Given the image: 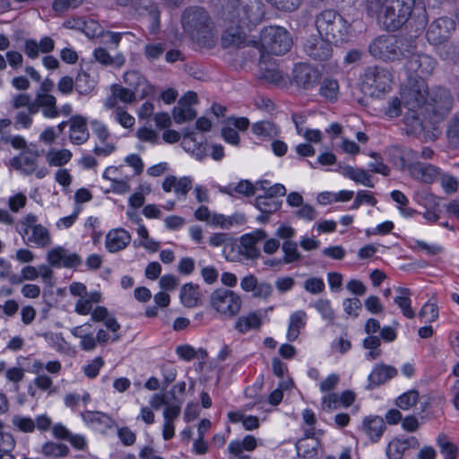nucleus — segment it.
Returning <instances> with one entry per match:
<instances>
[{"label": "nucleus", "instance_id": "f257e3e1", "mask_svg": "<svg viewBox=\"0 0 459 459\" xmlns=\"http://www.w3.org/2000/svg\"><path fill=\"white\" fill-rule=\"evenodd\" d=\"M220 15L228 25L221 38L222 45L230 48L244 42L243 29L259 23L264 12L258 0H223Z\"/></svg>", "mask_w": 459, "mask_h": 459}, {"label": "nucleus", "instance_id": "f03ea898", "mask_svg": "<svg viewBox=\"0 0 459 459\" xmlns=\"http://www.w3.org/2000/svg\"><path fill=\"white\" fill-rule=\"evenodd\" d=\"M415 0H366V12L387 31L401 29L411 17Z\"/></svg>", "mask_w": 459, "mask_h": 459}, {"label": "nucleus", "instance_id": "7ed1b4c3", "mask_svg": "<svg viewBox=\"0 0 459 459\" xmlns=\"http://www.w3.org/2000/svg\"><path fill=\"white\" fill-rule=\"evenodd\" d=\"M184 30L202 48H211L215 45L213 23L208 12L200 6L186 8L181 16Z\"/></svg>", "mask_w": 459, "mask_h": 459}, {"label": "nucleus", "instance_id": "20e7f679", "mask_svg": "<svg viewBox=\"0 0 459 459\" xmlns=\"http://www.w3.org/2000/svg\"><path fill=\"white\" fill-rule=\"evenodd\" d=\"M316 28L321 37L335 46L349 41L351 25L337 11L326 9L316 15Z\"/></svg>", "mask_w": 459, "mask_h": 459}, {"label": "nucleus", "instance_id": "39448f33", "mask_svg": "<svg viewBox=\"0 0 459 459\" xmlns=\"http://www.w3.org/2000/svg\"><path fill=\"white\" fill-rule=\"evenodd\" d=\"M16 230L27 246L45 248L51 244L49 230L38 223V217L29 213L17 224Z\"/></svg>", "mask_w": 459, "mask_h": 459}, {"label": "nucleus", "instance_id": "423d86ee", "mask_svg": "<svg viewBox=\"0 0 459 459\" xmlns=\"http://www.w3.org/2000/svg\"><path fill=\"white\" fill-rule=\"evenodd\" d=\"M405 42L394 35H381L368 45L369 54L383 61H397L407 56L409 51L403 48Z\"/></svg>", "mask_w": 459, "mask_h": 459}, {"label": "nucleus", "instance_id": "0eeeda50", "mask_svg": "<svg viewBox=\"0 0 459 459\" xmlns=\"http://www.w3.org/2000/svg\"><path fill=\"white\" fill-rule=\"evenodd\" d=\"M260 42L264 51L275 56L286 54L292 46L290 34L280 26L264 28L261 32Z\"/></svg>", "mask_w": 459, "mask_h": 459}, {"label": "nucleus", "instance_id": "6e6552de", "mask_svg": "<svg viewBox=\"0 0 459 459\" xmlns=\"http://www.w3.org/2000/svg\"><path fill=\"white\" fill-rule=\"evenodd\" d=\"M210 306L225 318L235 317L241 310L242 299L239 294L224 288H220L210 295Z\"/></svg>", "mask_w": 459, "mask_h": 459}, {"label": "nucleus", "instance_id": "1a4fd4ad", "mask_svg": "<svg viewBox=\"0 0 459 459\" xmlns=\"http://www.w3.org/2000/svg\"><path fill=\"white\" fill-rule=\"evenodd\" d=\"M392 74L385 67H368L362 75V88L371 96H378L390 90Z\"/></svg>", "mask_w": 459, "mask_h": 459}, {"label": "nucleus", "instance_id": "9d476101", "mask_svg": "<svg viewBox=\"0 0 459 459\" xmlns=\"http://www.w3.org/2000/svg\"><path fill=\"white\" fill-rule=\"evenodd\" d=\"M403 105L410 110L420 108L428 100V87L423 79H409L401 88Z\"/></svg>", "mask_w": 459, "mask_h": 459}, {"label": "nucleus", "instance_id": "9b49d317", "mask_svg": "<svg viewBox=\"0 0 459 459\" xmlns=\"http://www.w3.org/2000/svg\"><path fill=\"white\" fill-rule=\"evenodd\" d=\"M455 29V22L452 19L447 17L437 18L429 25L426 39L432 45H441L449 39Z\"/></svg>", "mask_w": 459, "mask_h": 459}, {"label": "nucleus", "instance_id": "f8f14e48", "mask_svg": "<svg viewBox=\"0 0 459 459\" xmlns=\"http://www.w3.org/2000/svg\"><path fill=\"white\" fill-rule=\"evenodd\" d=\"M293 81L296 85L304 90L315 88L321 79V73L308 64L296 65L292 71Z\"/></svg>", "mask_w": 459, "mask_h": 459}, {"label": "nucleus", "instance_id": "ddd939ff", "mask_svg": "<svg viewBox=\"0 0 459 459\" xmlns=\"http://www.w3.org/2000/svg\"><path fill=\"white\" fill-rule=\"evenodd\" d=\"M405 57V69L408 73L416 74L419 79L430 75L436 65L435 59L426 54H411Z\"/></svg>", "mask_w": 459, "mask_h": 459}, {"label": "nucleus", "instance_id": "4468645a", "mask_svg": "<svg viewBox=\"0 0 459 459\" xmlns=\"http://www.w3.org/2000/svg\"><path fill=\"white\" fill-rule=\"evenodd\" d=\"M401 164L403 168L407 167L411 178L425 184L433 183L440 175V169L429 163L414 161L406 165L401 157Z\"/></svg>", "mask_w": 459, "mask_h": 459}, {"label": "nucleus", "instance_id": "2eb2a0df", "mask_svg": "<svg viewBox=\"0 0 459 459\" xmlns=\"http://www.w3.org/2000/svg\"><path fill=\"white\" fill-rule=\"evenodd\" d=\"M47 261L52 267L76 268L82 264V258L76 253H70L62 247L50 249L47 254Z\"/></svg>", "mask_w": 459, "mask_h": 459}, {"label": "nucleus", "instance_id": "dca6fc26", "mask_svg": "<svg viewBox=\"0 0 459 459\" xmlns=\"http://www.w3.org/2000/svg\"><path fill=\"white\" fill-rule=\"evenodd\" d=\"M304 51L315 60L325 61L332 56V42L321 36L311 37L305 41Z\"/></svg>", "mask_w": 459, "mask_h": 459}, {"label": "nucleus", "instance_id": "f3484780", "mask_svg": "<svg viewBox=\"0 0 459 459\" xmlns=\"http://www.w3.org/2000/svg\"><path fill=\"white\" fill-rule=\"evenodd\" d=\"M267 238L264 230H256L252 233L243 235L240 238L239 252L247 259H256L260 256V250L256 244Z\"/></svg>", "mask_w": 459, "mask_h": 459}, {"label": "nucleus", "instance_id": "a211bd4d", "mask_svg": "<svg viewBox=\"0 0 459 459\" xmlns=\"http://www.w3.org/2000/svg\"><path fill=\"white\" fill-rule=\"evenodd\" d=\"M39 153L31 150H25L9 160V165L15 170L26 176L32 175L38 168Z\"/></svg>", "mask_w": 459, "mask_h": 459}, {"label": "nucleus", "instance_id": "6ab92c4d", "mask_svg": "<svg viewBox=\"0 0 459 459\" xmlns=\"http://www.w3.org/2000/svg\"><path fill=\"white\" fill-rule=\"evenodd\" d=\"M429 100L433 113L441 117L450 111L453 105V99L448 90L442 87L433 89L429 94Z\"/></svg>", "mask_w": 459, "mask_h": 459}, {"label": "nucleus", "instance_id": "aec40b11", "mask_svg": "<svg viewBox=\"0 0 459 459\" xmlns=\"http://www.w3.org/2000/svg\"><path fill=\"white\" fill-rule=\"evenodd\" d=\"M240 287L246 292H252L254 298L267 299L273 293V286L266 281H258L254 274H248L240 281Z\"/></svg>", "mask_w": 459, "mask_h": 459}, {"label": "nucleus", "instance_id": "412c9836", "mask_svg": "<svg viewBox=\"0 0 459 459\" xmlns=\"http://www.w3.org/2000/svg\"><path fill=\"white\" fill-rule=\"evenodd\" d=\"M192 178L189 177H182L178 178L175 176L167 177L162 183V189L169 193L174 190L178 199H186L188 192L192 188Z\"/></svg>", "mask_w": 459, "mask_h": 459}, {"label": "nucleus", "instance_id": "4be33fe9", "mask_svg": "<svg viewBox=\"0 0 459 459\" xmlns=\"http://www.w3.org/2000/svg\"><path fill=\"white\" fill-rule=\"evenodd\" d=\"M70 125V141L74 144L81 145L89 139V131L87 128V120L82 116H74L69 120Z\"/></svg>", "mask_w": 459, "mask_h": 459}, {"label": "nucleus", "instance_id": "5701e85b", "mask_svg": "<svg viewBox=\"0 0 459 459\" xmlns=\"http://www.w3.org/2000/svg\"><path fill=\"white\" fill-rule=\"evenodd\" d=\"M130 241L129 232L124 229H114L107 234L105 246L110 253H116L126 248Z\"/></svg>", "mask_w": 459, "mask_h": 459}, {"label": "nucleus", "instance_id": "b1692460", "mask_svg": "<svg viewBox=\"0 0 459 459\" xmlns=\"http://www.w3.org/2000/svg\"><path fill=\"white\" fill-rule=\"evenodd\" d=\"M37 112L39 108H42V115L47 118H56L59 116V110L56 107V99L51 94L36 93L33 104Z\"/></svg>", "mask_w": 459, "mask_h": 459}, {"label": "nucleus", "instance_id": "393cba45", "mask_svg": "<svg viewBox=\"0 0 459 459\" xmlns=\"http://www.w3.org/2000/svg\"><path fill=\"white\" fill-rule=\"evenodd\" d=\"M397 375L395 368L387 365H377L374 368L368 376V385L367 388L373 389Z\"/></svg>", "mask_w": 459, "mask_h": 459}, {"label": "nucleus", "instance_id": "a878e982", "mask_svg": "<svg viewBox=\"0 0 459 459\" xmlns=\"http://www.w3.org/2000/svg\"><path fill=\"white\" fill-rule=\"evenodd\" d=\"M183 149L201 160L206 156L205 147L201 142L195 139V134L188 129L183 131V138L181 141Z\"/></svg>", "mask_w": 459, "mask_h": 459}, {"label": "nucleus", "instance_id": "bb28decb", "mask_svg": "<svg viewBox=\"0 0 459 459\" xmlns=\"http://www.w3.org/2000/svg\"><path fill=\"white\" fill-rule=\"evenodd\" d=\"M385 429V424L381 417H367L363 420V430L372 442H377Z\"/></svg>", "mask_w": 459, "mask_h": 459}, {"label": "nucleus", "instance_id": "cd10ccee", "mask_svg": "<svg viewBox=\"0 0 459 459\" xmlns=\"http://www.w3.org/2000/svg\"><path fill=\"white\" fill-rule=\"evenodd\" d=\"M306 320L307 314L303 310H298L290 315L287 331L289 342H294L299 338L300 330L306 325Z\"/></svg>", "mask_w": 459, "mask_h": 459}, {"label": "nucleus", "instance_id": "c85d7f7f", "mask_svg": "<svg viewBox=\"0 0 459 459\" xmlns=\"http://www.w3.org/2000/svg\"><path fill=\"white\" fill-rule=\"evenodd\" d=\"M397 296L394 298V303L400 307L403 315L409 319L415 316V312L411 306V291L408 288L398 287L396 289Z\"/></svg>", "mask_w": 459, "mask_h": 459}, {"label": "nucleus", "instance_id": "c756f323", "mask_svg": "<svg viewBox=\"0 0 459 459\" xmlns=\"http://www.w3.org/2000/svg\"><path fill=\"white\" fill-rule=\"evenodd\" d=\"M262 318L257 313H249L238 318L235 323V329L240 333H246L250 330H257L261 327Z\"/></svg>", "mask_w": 459, "mask_h": 459}, {"label": "nucleus", "instance_id": "7c9ffc66", "mask_svg": "<svg viewBox=\"0 0 459 459\" xmlns=\"http://www.w3.org/2000/svg\"><path fill=\"white\" fill-rule=\"evenodd\" d=\"M82 420L89 425H101L108 429H111L116 422L108 414L100 411H85L81 413Z\"/></svg>", "mask_w": 459, "mask_h": 459}, {"label": "nucleus", "instance_id": "2f4dec72", "mask_svg": "<svg viewBox=\"0 0 459 459\" xmlns=\"http://www.w3.org/2000/svg\"><path fill=\"white\" fill-rule=\"evenodd\" d=\"M221 192L230 196H235L236 194L252 196L255 194V186L248 180H240L236 185H229L221 188Z\"/></svg>", "mask_w": 459, "mask_h": 459}, {"label": "nucleus", "instance_id": "473e14b6", "mask_svg": "<svg viewBox=\"0 0 459 459\" xmlns=\"http://www.w3.org/2000/svg\"><path fill=\"white\" fill-rule=\"evenodd\" d=\"M200 292L197 285L193 283H186L182 286L180 291V299L184 306L194 307L200 299Z\"/></svg>", "mask_w": 459, "mask_h": 459}, {"label": "nucleus", "instance_id": "72a5a7b5", "mask_svg": "<svg viewBox=\"0 0 459 459\" xmlns=\"http://www.w3.org/2000/svg\"><path fill=\"white\" fill-rule=\"evenodd\" d=\"M253 133L263 140H269L278 135L279 129L270 121H259L253 125Z\"/></svg>", "mask_w": 459, "mask_h": 459}, {"label": "nucleus", "instance_id": "f704fd0d", "mask_svg": "<svg viewBox=\"0 0 459 459\" xmlns=\"http://www.w3.org/2000/svg\"><path fill=\"white\" fill-rule=\"evenodd\" d=\"M342 174L350 179L360 183L368 187H373L371 177L362 169H355L351 166H346L342 169Z\"/></svg>", "mask_w": 459, "mask_h": 459}, {"label": "nucleus", "instance_id": "c9c22d12", "mask_svg": "<svg viewBox=\"0 0 459 459\" xmlns=\"http://www.w3.org/2000/svg\"><path fill=\"white\" fill-rule=\"evenodd\" d=\"M282 202L276 198H270L264 195H258L255 199V206L262 212L272 214L280 210Z\"/></svg>", "mask_w": 459, "mask_h": 459}, {"label": "nucleus", "instance_id": "e433bc0d", "mask_svg": "<svg viewBox=\"0 0 459 459\" xmlns=\"http://www.w3.org/2000/svg\"><path fill=\"white\" fill-rule=\"evenodd\" d=\"M41 453L46 457L58 459L68 455L69 447L65 444L48 441L41 446Z\"/></svg>", "mask_w": 459, "mask_h": 459}, {"label": "nucleus", "instance_id": "4c0bfd02", "mask_svg": "<svg viewBox=\"0 0 459 459\" xmlns=\"http://www.w3.org/2000/svg\"><path fill=\"white\" fill-rule=\"evenodd\" d=\"M313 307L321 315V317L327 322L328 325L335 324L336 314L329 299H320L314 303Z\"/></svg>", "mask_w": 459, "mask_h": 459}, {"label": "nucleus", "instance_id": "58836bf2", "mask_svg": "<svg viewBox=\"0 0 459 459\" xmlns=\"http://www.w3.org/2000/svg\"><path fill=\"white\" fill-rule=\"evenodd\" d=\"M318 440H308V438H300L296 443V449L299 456L306 459L314 458L317 455Z\"/></svg>", "mask_w": 459, "mask_h": 459}, {"label": "nucleus", "instance_id": "ea45409f", "mask_svg": "<svg viewBox=\"0 0 459 459\" xmlns=\"http://www.w3.org/2000/svg\"><path fill=\"white\" fill-rule=\"evenodd\" d=\"M257 446L256 439L254 436L247 435L243 441H231L229 444V452L233 455H239L243 450L253 451Z\"/></svg>", "mask_w": 459, "mask_h": 459}, {"label": "nucleus", "instance_id": "a19ab883", "mask_svg": "<svg viewBox=\"0 0 459 459\" xmlns=\"http://www.w3.org/2000/svg\"><path fill=\"white\" fill-rule=\"evenodd\" d=\"M37 113V108L34 105H30L28 109L19 110L14 117V126L16 129L24 128L28 129L31 126L33 122V115Z\"/></svg>", "mask_w": 459, "mask_h": 459}, {"label": "nucleus", "instance_id": "79ce46f5", "mask_svg": "<svg viewBox=\"0 0 459 459\" xmlns=\"http://www.w3.org/2000/svg\"><path fill=\"white\" fill-rule=\"evenodd\" d=\"M74 83L76 91L81 95H87L95 88V81L84 71L78 73Z\"/></svg>", "mask_w": 459, "mask_h": 459}, {"label": "nucleus", "instance_id": "37998d69", "mask_svg": "<svg viewBox=\"0 0 459 459\" xmlns=\"http://www.w3.org/2000/svg\"><path fill=\"white\" fill-rule=\"evenodd\" d=\"M437 445L445 459H456L458 448L455 444L449 441L446 434L440 433L437 436Z\"/></svg>", "mask_w": 459, "mask_h": 459}, {"label": "nucleus", "instance_id": "c03bdc74", "mask_svg": "<svg viewBox=\"0 0 459 459\" xmlns=\"http://www.w3.org/2000/svg\"><path fill=\"white\" fill-rule=\"evenodd\" d=\"M72 157L69 150H51L47 153V160L50 166L61 167L66 164Z\"/></svg>", "mask_w": 459, "mask_h": 459}, {"label": "nucleus", "instance_id": "a18cd8bd", "mask_svg": "<svg viewBox=\"0 0 459 459\" xmlns=\"http://www.w3.org/2000/svg\"><path fill=\"white\" fill-rule=\"evenodd\" d=\"M174 121L177 124H183L187 121L193 120L196 117V111L193 108H188L182 104L178 103L172 110Z\"/></svg>", "mask_w": 459, "mask_h": 459}, {"label": "nucleus", "instance_id": "49530a36", "mask_svg": "<svg viewBox=\"0 0 459 459\" xmlns=\"http://www.w3.org/2000/svg\"><path fill=\"white\" fill-rule=\"evenodd\" d=\"M111 93L117 97L118 100L125 104H132L136 101V92L134 90L124 87L121 84H113L110 88Z\"/></svg>", "mask_w": 459, "mask_h": 459}, {"label": "nucleus", "instance_id": "de8ad7c7", "mask_svg": "<svg viewBox=\"0 0 459 459\" xmlns=\"http://www.w3.org/2000/svg\"><path fill=\"white\" fill-rule=\"evenodd\" d=\"M166 46L164 42L147 43L143 48V55L148 61L153 62L165 53Z\"/></svg>", "mask_w": 459, "mask_h": 459}, {"label": "nucleus", "instance_id": "09e8293b", "mask_svg": "<svg viewBox=\"0 0 459 459\" xmlns=\"http://www.w3.org/2000/svg\"><path fill=\"white\" fill-rule=\"evenodd\" d=\"M125 84L134 92H137L139 88L147 83L145 78L140 72L133 70L126 72L123 77Z\"/></svg>", "mask_w": 459, "mask_h": 459}, {"label": "nucleus", "instance_id": "8fccbe9b", "mask_svg": "<svg viewBox=\"0 0 459 459\" xmlns=\"http://www.w3.org/2000/svg\"><path fill=\"white\" fill-rule=\"evenodd\" d=\"M93 56L99 63L104 65L117 64V65L121 66L125 63V58L123 56H117L115 58H113L103 48H96L94 50Z\"/></svg>", "mask_w": 459, "mask_h": 459}, {"label": "nucleus", "instance_id": "3c124183", "mask_svg": "<svg viewBox=\"0 0 459 459\" xmlns=\"http://www.w3.org/2000/svg\"><path fill=\"white\" fill-rule=\"evenodd\" d=\"M12 424L15 429L23 433H31L36 429L35 421L31 418L18 414L13 416Z\"/></svg>", "mask_w": 459, "mask_h": 459}, {"label": "nucleus", "instance_id": "603ef678", "mask_svg": "<svg viewBox=\"0 0 459 459\" xmlns=\"http://www.w3.org/2000/svg\"><path fill=\"white\" fill-rule=\"evenodd\" d=\"M405 451L403 440L395 437L387 444L385 455L388 459H402Z\"/></svg>", "mask_w": 459, "mask_h": 459}, {"label": "nucleus", "instance_id": "864d4df0", "mask_svg": "<svg viewBox=\"0 0 459 459\" xmlns=\"http://www.w3.org/2000/svg\"><path fill=\"white\" fill-rule=\"evenodd\" d=\"M282 251L284 253V264H291L301 260V255L298 250V245L293 241H285L282 244Z\"/></svg>", "mask_w": 459, "mask_h": 459}, {"label": "nucleus", "instance_id": "5fc2aeb1", "mask_svg": "<svg viewBox=\"0 0 459 459\" xmlns=\"http://www.w3.org/2000/svg\"><path fill=\"white\" fill-rule=\"evenodd\" d=\"M420 399V394L417 390L412 389L403 393L396 399V405L402 410H409Z\"/></svg>", "mask_w": 459, "mask_h": 459}, {"label": "nucleus", "instance_id": "6e6d98bb", "mask_svg": "<svg viewBox=\"0 0 459 459\" xmlns=\"http://www.w3.org/2000/svg\"><path fill=\"white\" fill-rule=\"evenodd\" d=\"M260 77L265 82L275 85H280L284 82V77L281 72L275 67L264 68L263 66H261Z\"/></svg>", "mask_w": 459, "mask_h": 459}, {"label": "nucleus", "instance_id": "4d7b16f0", "mask_svg": "<svg viewBox=\"0 0 459 459\" xmlns=\"http://www.w3.org/2000/svg\"><path fill=\"white\" fill-rule=\"evenodd\" d=\"M319 91L320 94L327 100H336L339 91V85L337 81L332 79L324 80L320 86Z\"/></svg>", "mask_w": 459, "mask_h": 459}, {"label": "nucleus", "instance_id": "13d9d810", "mask_svg": "<svg viewBox=\"0 0 459 459\" xmlns=\"http://www.w3.org/2000/svg\"><path fill=\"white\" fill-rule=\"evenodd\" d=\"M113 116L116 122H117L124 128H132L134 125V117L130 115L123 107L114 109Z\"/></svg>", "mask_w": 459, "mask_h": 459}, {"label": "nucleus", "instance_id": "bf43d9fd", "mask_svg": "<svg viewBox=\"0 0 459 459\" xmlns=\"http://www.w3.org/2000/svg\"><path fill=\"white\" fill-rule=\"evenodd\" d=\"M392 199L399 204V210L404 216H411L414 211L407 207L409 203L408 198L399 190H394L391 192Z\"/></svg>", "mask_w": 459, "mask_h": 459}, {"label": "nucleus", "instance_id": "052dcab7", "mask_svg": "<svg viewBox=\"0 0 459 459\" xmlns=\"http://www.w3.org/2000/svg\"><path fill=\"white\" fill-rule=\"evenodd\" d=\"M419 316L425 322L431 323L438 317V308L433 303H426L419 312Z\"/></svg>", "mask_w": 459, "mask_h": 459}, {"label": "nucleus", "instance_id": "680f3d73", "mask_svg": "<svg viewBox=\"0 0 459 459\" xmlns=\"http://www.w3.org/2000/svg\"><path fill=\"white\" fill-rule=\"evenodd\" d=\"M4 423L0 420V452H12L15 447V440L13 437L2 429Z\"/></svg>", "mask_w": 459, "mask_h": 459}, {"label": "nucleus", "instance_id": "e2e57ef3", "mask_svg": "<svg viewBox=\"0 0 459 459\" xmlns=\"http://www.w3.org/2000/svg\"><path fill=\"white\" fill-rule=\"evenodd\" d=\"M325 282L318 277H311L305 281L304 289L311 294H319L325 290Z\"/></svg>", "mask_w": 459, "mask_h": 459}, {"label": "nucleus", "instance_id": "0e129e2a", "mask_svg": "<svg viewBox=\"0 0 459 459\" xmlns=\"http://www.w3.org/2000/svg\"><path fill=\"white\" fill-rule=\"evenodd\" d=\"M342 307L347 315L357 317L359 311L361 310L362 304L358 298H351L342 301Z\"/></svg>", "mask_w": 459, "mask_h": 459}, {"label": "nucleus", "instance_id": "69168bd1", "mask_svg": "<svg viewBox=\"0 0 459 459\" xmlns=\"http://www.w3.org/2000/svg\"><path fill=\"white\" fill-rule=\"evenodd\" d=\"M279 10L293 12L298 9L302 0H266Z\"/></svg>", "mask_w": 459, "mask_h": 459}, {"label": "nucleus", "instance_id": "338daca9", "mask_svg": "<svg viewBox=\"0 0 459 459\" xmlns=\"http://www.w3.org/2000/svg\"><path fill=\"white\" fill-rule=\"evenodd\" d=\"M34 101L31 100V98L27 93H20L13 96L12 100V107L14 109H28Z\"/></svg>", "mask_w": 459, "mask_h": 459}, {"label": "nucleus", "instance_id": "774afa93", "mask_svg": "<svg viewBox=\"0 0 459 459\" xmlns=\"http://www.w3.org/2000/svg\"><path fill=\"white\" fill-rule=\"evenodd\" d=\"M446 135L450 145L456 147L459 144V120H454L449 124Z\"/></svg>", "mask_w": 459, "mask_h": 459}]
</instances>
